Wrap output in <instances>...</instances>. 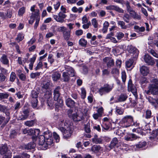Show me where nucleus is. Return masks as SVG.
Returning <instances> with one entry per match:
<instances>
[{
    "label": "nucleus",
    "instance_id": "obj_18",
    "mask_svg": "<svg viewBox=\"0 0 158 158\" xmlns=\"http://www.w3.org/2000/svg\"><path fill=\"white\" fill-rule=\"evenodd\" d=\"M65 103L68 107L73 108L74 106L75 102L71 98H68L66 99Z\"/></svg>",
    "mask_w": 158,
    "mask_h": 158
},
{
    "label": "nucleus",
    "instance_id": "obj_46",
    "mask_svg": "<svg viewBox=\"0 0 158 158\" xmlns=\"http://www.w3.org/2000/svg\"><path fill=\"white\" fill-rule=\"evenodd\" d=\"M31 105L33 108H36L37 107L38 103L37 98H32L31 100Z\"/></svg>",
    "mask_w": 158,
    "mask_h": 158
},
{
    "label": "nucleus",
    "instance_id": "obj_29",
    "mask_svg": "<svg viewBox=\"0 0 158 158\" xmlns=\"http://www.w3.org/2000/svg\"><path fill=\"white\" fill-rule=\"evenodd\" d=\"M103 139L101 138H98L97 135H95L92 139V142L96 144H100L102 143Z\"/></svg>",
    "mask_w": 158,
    "mask_h": 158
},
{
    "label": "nucleus",
    "instance_id": "obj_53",
    "mask_svg": "<svg viewBox=\"0 0 158 158\" xmlns=\"http://www.w3.org/2000/svg\"><path fill=\"white\" fill-rule=\"evenodd\" d=\"M50 83L49 82L44 83L42 86L43 89L46 90L48 89L50 87Z\"/></svg>",
    "mask_w": 158,
    "mask_h": 158
},
{
    "label": "nucleus",
    "instance_id": "obj_38",
    "mask_svg": "<svg viewBox=\"0 0 158 158\" xmlns=\"http://www.w3.org/2000/svg\"><path fill=\"white\" fill-rule=\"evenodd\" d=\"M58 120L59 121V125L60 126H63V124L64 126H66L68 124V123L66 121L64 123V119L63 117L58 118Z\"/></svg>",
    "mask_w": 158,
    "mask_h": 158
},
{
    "label": "nucleus",
    "instance_id": "obj_2",
    "mask_svg": "<svg viewBox=\"0 0 158 158\" xmlns=\"http://www.w3.org/2000/svg\"><path fill=\"white\" fill-rule=\"evenodd\" d=\"M61 88L60 86L56 87L54 90L53 95L54 100L57 102L56 104V106L61 107L63 104V100L60 97V90Z\"/></svg>",
    "mask_w": 158,
    "mask_h": 158
},
{
    "label": "nucleus",
    "instance_id": "obj_48",
    "mask_svg": "<svg viewBox=\"0 0 158 158\" xmlns=\"http://www.w3.org/2000/svg\"><path fill=\"white\" fill-rule=\"evenodd\" d=\"M87 43V41L84 39H81L79 41L80 45L82 47H85Z\"/></svg>",
    "mask_w": 158,
    "mask_h": 158
},
{
    "label": "nucleus",
    "instance_id": "obj_3",
    "mask_svg": "<svg viewBox=\"0 0 158 158\" xmlns=\"http://www.w3.org/2000/svg\"><path fill=\"white\" fill-rule=\"evenodd\" d=\"M121 126L124 127H127L132 125L135 124L133 122V118L130 115L124 116L120 122Z\"/></svg>",
    "mask_w": 158,
    "mask_h": 158
},
{
    "label": "nucleus",
    "instance_id": "obj_43",
    "mask_svg": "<svg viewBox=\"0 0 158 158\" xmlns=\"http://www.w3.org/2000/svg\"><path fill=\"white\" fill-rule=\"evenodd\" d=\"M30 156L26 153H23L21 155L15 156L13 158H29Z\"/></svg>",
    "mask_w": 158,
    "mask_h": 158
},
{
    "label": "nucleus",
    "instance_id": "obj_23",
    "mask_svg": "<svg viewBox=\"0 0 158 158\" xmlns=\"http://www.w3.org/2000/svg\"><path fill=\"white\" fill-rule=\"evenodd\" d=\"M37 55L36 54L34 55L32 58L29 59L30 64H29V69L30 70L33 69V64L36 60Z\"/></svg>",
    "mask_w": 158,
    "mask_h": 158
},
{
    "label": "nucleus",
    "instance_id": "obj_22",
    "mask_svg": "<svg viewBox=\"0 0 158 158\" xmlns=\"http://www.w3.org/2000/svg\"><path fill=\"white\" fill-rule=\"evenodd\" d=\"M35 144L34 142L29 143L27 145H23V148L25 149L29 150L34 149L35 146Z\"/></svg>",
    "mask_w": 158,
    "mask_h": 158
},
{
    "label": "nucleus",
    "instance_id": "obj_63",
    "mask_svg": "<svg viewBox=\"0 0 158 158\" xmlns=\"http://www.w3.org/2000/svg\"><path fill=\"white\" fill-rule=\"evenodd\" d=\"M6 18H10L12 15V10L10 9H8L6 11Z\"/></svg>",
    "mask_w": 158,
    "mask_h": 158
},
{
    "label": "nucleus",
    "instance_id": "obj_62",
    "mask_svg": "<svg viewBox=\"0 0 158 158\" xmlns=\"http://www.w3.org/2000/svg\"><path fill=\"white\" fill-rule=\"evenodd\" d=\"M124 35V34L122 32H118L117 33L116 37L118 40H121L123 37Z\"/></svg>",
    "mask_w": 158,
    "mask_h": 158
},
{
    "label": "nucleus",
    "instance_id": "obj_35",
    "mask_svg": "<svg viewBox=\"0 0 158 158\" xmlns=\"http://www.w3.org/2000/svg\"><path fill=\"white\" fill-rule=\"evenodd\" d=\"M62 76V79L63 80V81L64 82L68 81L70 79V76L66 72H64L63 73Z\"/></svg>",
    "mask_w": 158,
    "mask_h": 158
},
{
    "label": "nucleus",
    "instance_id": "obj_9",
    "mask_svg": "<svg viewBox=\"0 0 158 158\" xmlns=\"http://www.w3.org/2000/svg\"><path fill=\"white\" fill-rule=\"evenodd\" d=\"M69 116H71L73 120L75 122L80 121L84 119V117L83 113H76L73 114L70 116L69 114Z\"/></svg>",
    "mask_w": 158,
    "mask_h": 158
},
{
    "label": "nucleus",
    "instance_id": "obj_8",
    "mask_svg": "<svg viewBox=\"0 0 158 158\" xmlns=\"http://www.w3.org/2000/svg\"><path fill=\"white\" fill-rule=\"evenodd\" d=\"M44 98L47 100L48 106L50 108V109H52L53 107V100L51 94L49 92H46L44 94Z\"/></svg>",
    "mask_w": 158,
    "mask_h": 158
},
{
    "label": "nucleus",
    "instance_id": "obj_4",
    "mask_svg": "<svg viewBox=\"0 0 158 158\" xmlns=\"http://www.w3.org/2000/svg\"><path fill=\"white\" fill-rule=\"evenodd\" d=\"M46 140V144L44 148L46 149L49 146H50L53 143V139L52 137V134L48 131L45 132L43 135Z\"/></svg>",
    "mask_w": 158,
    "mask_h": 158
},
{
    "label": "nucleus",
    "instance_id": "obj_28",
    "mask_svg": "<svg viewBox=\"0 0 158 158\" xmlns=\"http://www.w3.org/2000/svg\"><path fill=\"white\" fill-rule=\"evenodd\" d=\"M26 12V7H22L20 8L18 11V15L20 17H22Z\"/></svg>",
    "mask_w": 158,
    "mask_h": 158
},
{
    "label": "nucleus",
    "instance_id": "obj_5",
    "mask_svg": "<svg viewBox=\"0 0 158 158\" xmlns=\"http://www.w3.org/2000/svg\"><path fill=\"white\" fill-rule=\"evenodd\" d=\"M66 17V15L60 11L57 15H53V17L54 19L57 22L62 23L64 21V19Z\"/></svg>",
    "mask_w": 158,
    "mask_h": 158
},
{
    "label": "nucleus",
    "instance_id": "obj_21",
    "mask_svg": "<svg viewBox=\"0 0 158 158\" xmlns=\"http://www.w3.org/2000/svg\"><path fill=\"white\" fill-rule=\"evenodd\" d=\"M72 133L70 128H68L67 129L65 130L63 133V137L66 139L69 138L71 136Z\"/></svg>",
    "mask_w": 158,
    "mask_h": 158
},
{
    "label": "nucleus",
    "instance_id": "obj_64",
    "mask_svg": "<svg viewBox=\"0 0 158 158\" xmlns=\"http://www.w3.org/2000/svg\"><path fill=\"white\" fill-rule=\"evenodd\" d=\"M3 155H4L3 158H11V153L10 151H8L6 153Z\"/></svg>",
    "mask_w": 158,
    "mask_h": 158
},
{
    "label": "nucleus",
    "instance_id": "obj_13",
    "mask_svg": "<svg viewBox=\"0 0 158 158\" xmlns=\"http://www.w3.org/2000/svg\"><path fill=\"white\" fill-rule=\"evenodd\" d=\"M104 63H106L108 68H110L113 66L114 62L113 59L109 57H105L103 59Z\"/></svg>",
    "mask_w": 158,
    "mask_h": 158
},
{
    "label": "nucleus",
    "instance_id": "obj_12",
    "mask_svg": "<svg viewBox=\"0 0 158 158\" xmlns=\"http://www.w3.org/2000/svg\"><path fill=\"white\" fill-rule=\"evenodd\" d=\"M107 10H114L119 13H124V10L118 6L114 5H110L106 7Z\"/></svg>",
    "mask_w": 158,
    "mask_h": 158
},
{
    "label": "nucleus",
    "instance_id": "obj_7",
    "mask_svg": "<svg viewBox=\"0 0 158 158\" xmlns=\"http://www.w3.org/2000/svg\"><path fill=\"white\" fill-rule=\"evenodd\" d=\"M113 88V86L108 84H106L101 87L99 90L100 94L102 95L105 93H108Z\"/></svg>",
    "mask_w": 158,
    "mask_h": 158
},
{
    "label": "nucleus",
    "instance_id": "obj_41",
    "mask_svg": "<svg viewBox=\"0 0 158 158\" xmlns=\"http://www.w3.org/2000/svg\"><path fill=\"white\" fill-rule=\"evenodd\" d=\"M24 38V35L21 33H19L17 37L16 38L15 40H17L18 42H20L23 40Z\"/></svg>",
    "mask_w": 158,
    "mask_h": 158
},
{
    "label": "nucleus",
    "instance_id": "obj_17",
    "mask_svg": "<svg viewBox=\"0 0 158 158\" xmlns=\"http://www.w3.org/2000/svg\"><path fill=\"white\" fill-rule=\"evenodd\" d=\"M65 68L68 73L71 77H73L75 75V73L74 69L71 67L65 65Z\"/></svg>",
    "mask_w": 158,
    "mask_h": 158
},
{
    "label": "nucleus",
    "instance_id": "obj_61",
    "mask_svg": "<svg viewBox=\"0 0 158 158\" xmlns=\"http://www.w3.org/2000/svg\"><path fill=\"white\" fill-rule=\"evenodd\" d=\"M9 96V94L7 93H0V99L7 98Z\"/></svg>",
    "mask_w": 158,
    "mask_h": 158
},
{
    "label": "nucleus",
    "instance_id": "obj_36",
    "mask_svg": "<svg viewBox=\"0 0 158 158\" xmlns=\"http://www.w3.org/2000/svg\"><path fill=\"white\" fill-rule=\"evenodd\" d=\"M83 10V8L81 7L77 8L76 6H74L71 9V10L74 13H77L78 12L79 13H81Z\"/></svg>",
    "mask_w": 158,
    "mask_h": 158
},
{
    "label": "nucleus",
    "instance_id": "obj_34",
    "mask_svg": "<svg viewBox=\"0 0 158 158\" xmlns=\"http://www.w3.org/2000/svg\"><path fill=\"white\" fill-rule=\"evenodd\" d=\"M147 99L150 103L153 106H154L155 107H156L157 106V101L156 99L149 96L147 98Z\"/></svg>",
    "mask_w": 158,
    "mask_h": 158
},
{
    "label": "nucleus",
    "instance_id": "obj_31",
    "mask_svg": "<svg viewBox=\"0 0 158 158\" xmlns=\"http://www.w3.org/2000/svg\"><path fill=\"white\" fill-rule=\"evenodd\" d=\"M61 75L58 72H55L51 75L53 81H56L60 77Z\"/></svg>",
    "mask_w": 158,
    "mask_h": 158
},
{
    "label": "nucleus",
    "instance_id": "obj_26",
    "mask_svg": "<svg viewBox=\"0 0 158 158\" xmlns=\"http://www.w3.org/2000/svg\"><path fill=\"white\" fill-rule=\"evenodd\" d=\"M91 150L95 153H98L102 150V148L99 145H94L91 148Z\"/></svg>",
    "mask_w": 158,
    "mask_h": 158
},
{
    "label": "nucleus",
    "instance_id": "obj_40",
    "mask_svg": "<svg viewBox=\"0 0 158 158\" xmlns=\"http://www.w3.org/2000/svg\"><path fill=\"white\" fill-rule=\"evenodd\" d=\"M142 127H141L142 129L144 131H147L149 129V124L145 123L144 122H143L141 123Z\"/></svg>",
    "mask_w": 158,
    "mask_h": 158
},
{
    "label": "nucleus",
    "instance_id": "obj_50",
    "mask_svg": "<svg viewBox=\"0 0 158 158\" xmlns=\"http://www.w3.org/2000/svg\"><path fill=\"white\" fill-rule=\"evenodd\" d=\"M43 64L42 61H40L37 64L36 66L34 68L35 71H37L40 69H42Z\"/></svg>",
    "mask_w": 158,
    "mask_h": 158
},
{
    "label": "nucleus",
    "instance_id": "obj_11",
    "mask_svg": "<svg viewBox=\"0 0 158 158\" xmlns=\"http://www.w3.org/2000/svg\"><path fill=\"white\" fill-rule=\"evenodd\" d=\"M148 90L147 91V93L148 94H152L153 95H156L158 92V87H156L153 85H149L148 87Z\"/></svg>",
    "mask_w": 158,
    "mask_h": 158
},
{
    "label": "nucleus",
    "instance_id": "obj_16",
    "mask_svg": "<svg viewBox=\"0 0 158 158\" xmlns=\"http://www.w3.org/2000/svg\"><path fill=\"white\" fill-rule=\"evenodd\" d=\"M118 141V140L116 138H113L111 141L110 144L107 147L108 148H107L109 150H110L114 148L117 144Z\"/></svg>",
    "mask_w": 158,
    "mask_h": 158
},
{
    "label": "nucleus",
    "instance_id": "obj_6",
    "mask_svg": "<svg viewBox=\"0 0 158 158\" xmlns=\"http://www.w3.org/2000/svg\"><path fill=\"white\" fill-rule=\"evenodd\" d=\"M127 49L129 53L133 54V57L134 58H136L138 57L139 52L136 48L132 45H129L127 47Z\"/></svg>",
    "mask_w": 158,
    "mask_h": 158
},
{
    "label": "nucleus",
    "instance_id": "obj_51",
    "mask_svg": "<svg viewBox=\"0 0 158 158\" xmlns=\"http://www.w3.org/2000/svg\"><path fill=\"white\" fill-rule=\"evenodd\" d=\"M91 23L94 28H96L98 27V24L97 20L95 18H94L92 19Z\"/></svg>",
    "mask_w": 158,
    "mask_h": 158
},
{
    "label": "nucleus",
    "instance_id": "obj_47",
    "mask_svg": "<svg viewBox=\"0 0 158 158\" xmlns=\"http://www.w3.org/2000/svg\"><path fill=\"white\" fill-rule=\"evenodd\" d=\"M146 145V143L144 141H141L136 145V148H141Z\"/></svg>",
    "mask_w": 158,
    "mask_h": 158
},
{
    "label": "nucleus",
    "instance_id": "obj_14",
    "mask_svg": "<svg viewBox=\"0 0 158 158\" xmlns=\"http://www.w3.org/2000/svg\"><path fill=\"white\" fill-rule=\"evenodd\" d=\"M0 62L3 64L9 66V60L7 56L3 54L0 58Z\"/></svg>",
    "mask_w": 158,
    "mask_h": 158
},
{
    "label": "nucleus",
    "instance_id": "obj_57",
    "mask_svg": "<svg viewBox=\"0 0 158 158\" xmlns=\"http://www.w3.org/2000/svg\"><path fill=\"white\" fill-rule=\"evenodd\" d=\"M38 93L35 90H32L31 92V96L32 98H37Z\"/></svg>",
    "mask_w": 158,
    "mask_h": 158
},
{
    "label": "nucleus",
    "instance_id": "obj_52",
    "mask_svg": "<svg viewBox=\"0 0 158 158\" xmlns=\"http://www.w3.org/2000/svg\"><path fill=\"white\" fill-rule=\"evenodd\" d=\"M8 151H9L7 150V148L5 146H3L0 150V152L1 155H3V154H4L6 153V152Z\"/></svg>",
    "mask_w": 158,
    "mask_h": 158
},
{
    "label": "nucleus",
    "instance_id": "obj_20",
    "mask_svg": "<svg viewBox=\"0 0 158 158\" xmlns=\"http://www.w3.org/2000/svg\"><path fill=\"white\" fill-rule=\"evenodd\" d=\"M29 115V111L28 109L24 110L23 111V114L19 117L20 120H23L26 119Z\"/></svg>",
    "mask_w": 158,
    "mask_h": 158
},
{
    "label": "nucleus",
    "instance_id": "obj_27",
    "mask_svg": "<svg viewBox=\"0 0 158 158\" xmlns=\"http://www.w3.org/2000/svg\"><path fill=\"white\" fill-rule=\"evenodd\" d=\"M70 31L68 30L67 28L66 30H64L63 32V35L64 39L68 40L70 36Z\"/></svg>",
    "mask_w": 158,
    "mask_h": 158
},
{
    "label": "nucleus",
    "instance_id": "obj_30",
    "mask_svg": "<svg viewBox=\"0 0 158 158\" xmlns=\"http://www.w3.org/2000/svg\"><path fill=\"white\" fill-rule=\"evenodd\" d=\"M127 97V95L126 94H122L119 96L117 102H124L126 100Z\"/></svg>",
    "mask_w": 158,
    "mask_h": 158
},
{
    "label": "nucleus",
    "instance_id": "obj_54",
    "mask_svg": "<svg viewBox=\"0 0 158 158\" xmlns=\"http://www.w3.org/2000/svg\"><path fill=\"white\" fill-rule=\"evenodd\" d=\"M54 28H56L57 31H58L60 32H63L64 30H66V28L64 26L57 27L56 26H54Z\"/></svg>",
    "mask_w": 158,
    "mask_h": 158
},
{
    "label": "nucleus",
    "instance_id": "obj_33",
    "mask_svg": "<svg viewBox=\"0 0 158 158\" xmlns=\"http://www.w3.org/2000/svg\"><path fill=\"white\" fill-rule=\"evenodd\" d=\"M102 126L104 129L108 130L111 127V123L109 121H104L103 122Z\"/></svg>",
    "mask_w": 158,
    "mask_h": 158
},
{
    "label": "nucleus",
    "instance_id": "obj_32",
    "mask_svg": "<svg viewBox=\"0 0 158 158\" xmlns=\"http://www.w3.org/2000/svg\"><path fill=\"white\" fill-rule=\"evenodd\" d=\"M18 133L17 131L15 130H12L10 131V133L9 135V138L11 139H14L16 138Z\"/></svg>",
    "mask_w": 158,
    "mask_h": 158
},
{
    "label": "nucleus",
    "instance_id": "obj_45",
    "mask_svg": "<svg viewBox=\"0 0 158 158\" xmlns=\"http://www.w3.org/2000/svg\"><path fill=\"white\" fill-rule=\"evenodd\" d=\"M35 123V120H32L31 121H27L25 122V124L28 127H32L34 126Z\"/></svg>",
    "mask_w": 158,
    "mask_h": 158
},
{
    "label": "nucleus",
    "instance_id": "obj_10",
    "mask_svg": "<svg viewBox=\"0 0 158 158\" xmlns=\"http://www.w3.org/2000/svg\"><path fill=\"white\" fill-rule=\"evenodd\" d=\"M143 59L144 62L148 65H153L155 63L154 59L148 54L144 55Z\"/></svg>",
    "mask_w": 158,
    "mask_h": 158
},
{
    "label": "nucleus",
    "instance_id": "obj_44",
    "mask_svg": "<svg viewBox=\"0 0 158 158\" xmlns=\"http://www.w3.org/2000/svg\"><path fill=\"white\" fill-rule=\"evenodd\" d=\"M81 98L84 99L86 97V91L85 89L82 87L81 89Z\"/></svg>",
    "mask_w": 158,
    "mask_h": 158
},
{
    "label": "nucleus",
    "instance_id": "obj_56",
    "mask_svg": "<svg viewBox=\"0 0 158 158\" xmlns=\"http://www.w3.org/2000/svg\"><path fill=\"white\" fill-rule=\"evenodd\" d=\"M53 56L51 54H49L48 56V61L51 65H52L54 61V60L53 58Z\"/></svg>",
    "mask_w": 158,
    "mask_h": 158
},
{
    "label": "nucleus",
    "instance_id": "obj_19",
    "mask_svg": "<svg viewBox=\"0 0 158 158\" xmlns=\"http://www.w3.org/2000/svg\"><path fill=\"white\" fill-rule=\"evenodd\" d=\"M38 142L39 144L43 146V147H44L46 145V140L43 135L39 136L38 138ZM43 149L44 150L46 149L44 148Z\"/></svg>",
    "mask_w": 158,
    "mask_h": 158
},
{
    "label": "nucleus",
    "instance_id": "obj_24",
    "mask_svg": "<svg viewBox=\"0 0 158 158\" xmlns=\"http://www.w3.org/2000/svg\"><path fill=\"white\" fill-rule=\"evenodd\" d=\"M134 60L132 59H130L127 60L125 63L126 67L127 68H131L132 69L134 67Z\"/></svg>",
    "mask_w": 158,
    "mask_h": 158
},
{
    "label": "nucleus",
    "instance_id": "obj_58",
    "mask_svg": "<svg viewBox=\"0 0 158 158\" xmlns=\"http://www.w3.org/2000/svg\"><path fill=\"white\" fill-rule=\"evenodd\" d=\"M60 5V2L59 1L56 2L55 4H53L54 8L55 10H57L59 9Z\"/></svg>",
    "mask_w": 158,
    "mask_h": 158
},
{
    "label": "nucleus",
    "instance_id": "obj_15",
    "mask_svg": "<svg viewBox=\"0 0 158 158\" xmlns=\"http://www.w3.org/2000/svg\"><path fill=\"white\" fill-rule=\"evenodd\" d=\"M140 71L141 73L143 76H147L150 72L149 68L144 65L140 68Z\"/></svg>",
    "mask_w": 158,
    "mask_h": 158
},
{
    "label": "nucleus",
    "instance_id": "obj_37",
    "mask_svg": "<svg viewBox=\"0 0 158 158\" xmlns=\"http://www.w3.org/2000/svg\"><path fill=\"white\" fill-rule=\"evenodd\" d=\"M131 18L130 15L127 13L124 14L123 17V19L127 23H129Z\"/></svg>",
    "mask_w": 158,
    "mask_h": 158
},
{
    "label": "nucleus",
    "instance_id": "obj_39",
    "mask_svg": "<svg viewBox=\"0 0 158 158\" xmlns=\"http://www.w3.org/2000/svg\"><path fill=\"white\" fill-rule=\"evenodd\" d=\"M134 29L136 30L135 31L137 32H143L145 30L144 27H139L138 26H135L134 27Z\"/></svg>",
    "mask_w": 158,
    "mask_h": 158
},
{
    "label": "nucleus",
    "instance_id": "obj_1",
    "mask_svg": "<svg viewBox=\"0 0 158 158\" xmlns=\"http://www.w3.org/2000/svg\"><path fill=\"white\" fill-rule=\"evenodd\" d=\"M35 6L34 5L31 8L30 10L32 12L30 16V19H35V22L34 25V29H36L38 26L40 19V10L39 9H35Z\"/></svg>",
    "mask_w": 158,
    "mask_h": 158
},
{
    "label": "nucleus",
    "instance_id": "obj_60",
    "mask_svg": "<svg viewBox=\"0 0 158 158\" xmlns=\"http://www.w3.org/2000/svg\"><path fill=\"white\" fill-rule=\"evenodd\" d=\"M53 135L54 139L56 140V142L58 143L60 140V137L59 135L55 132L53 133Z\"/></svg>",
    "mask_w": 158,
    "mask_h": 158
},
{
    "label": "nucleus",
    "instance_id": "obj_25",
    "mask_svg": "<svg viewBox=\"0 0 158 158\" xmlns=\"http://www.w3.org/2000/svg\"><path fill=\"white\" fill-rule=\"evenodd\" d=\"M138 137L135 134H132L127 136H125L124 137V139L126 141H132L136 139Z\"/></svg>",
    "mask_w": 158,
    "mask_h": 158
},
{
    "label": "nucleus",
    "instance_id": "obj_42",
    "mask_svg": "<svg viewBox=\"0 0 158 158\" xmlns=\"http://www.w3.org/2000/svg\"><path fill=\"white\" fill-rule=\"evenodd\" d=\"M118 24L120 26L121 28L123 29H126L127 27L125 25V22L123 21H118Z\"/></svg>",
    "mask_w": 158,
    "mask_h": 158
},
{
    "label": "nucleus",
    "instance_id": "obj_49",
    "mask_svg": "<svg viewBox=\"0 0 158 158\" xmlns=\"http://www.w3.org/2000/svg\"><path fill=\"white\" fill-rule=\"evenodd\" d=\"M111 73L113 74V76L116 77L118 76L119 74V70L116 68H113L111 72Z\"/></svg>",
    "mask_w": 158,
    "mask_h": 158
},
{
    "label": "nucleus",
    "instance_id": "obj_59",
    "mask_svg": "<svg viewBox=\"0 0 158 158\" xmlns=\"http://www.w3.org/2000/svg\"><path fill=\"white\" fill-rule=\"evenodd\" d=\"M152 84H150L151 85H153L156 87H158V80L156 78H154L152 80Z\"/></svg>",
    "mask_w": 158,
    "mask_h": 158
},
{
    "label": "nucleus",
    "instance_id": "obj_55",
    "mask_svg": "<svg viewBox=\"0 0 158 158\" xmlns=\"http://www.w3.org/2000/svg\"><path fill=\"white\" fill-rule=\"evenodd\" d=\"M16 74L15 72H12L10 76V81L12 82H14L16 78Z\"/></svg>",
    "mask_w": 158,
    "mask_h": 158
}]
</instances>
